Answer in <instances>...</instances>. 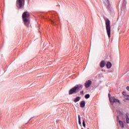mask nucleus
Instances as JSON below:
<instances>
[{
  "instance_id": "1a4fd4ad",
  "label": "nucleus",
  "mask_w": 129,
  "mask_h": 129,
  "mask_svg": "<svg viewBox=\"0 0 129 129\" xmlns=\"http://www.w3.org/2000/svg\"><path fill=\"white\" fill-rule=\"evenodd\" d=\"M111 66H112V64H111V62H110V61H108L106 64L107 68L108 69H110V68H111Z\"/></svg>"
},
{
  "instance_id": "f3484780",
  "label": "nucleus",
  "mask_w": 129,
  "mask_h": 129,
  "mask_svg": "<svg viewBox=\"0 0 129 129\" xmlns=\"http://www.w3.org/2000/svg\"><path fill=\"white\" fill-rule=\"evenodd\" d=\"M80 94L81 95H84V92L83 91H81L80 92Z\"/></svg>"
},
{
  "instance_id": "7ed1b4c3",
  "label": "nucleus",
  "mask_w": 129,
  "mask_h": 129,
  "mask_svg": "<svg viewBox=\"0 0 129 129\" xmlns=\"http://www.w3.org/2000/svg\"><path fill=\"white\" fill-rule=\"evenodd\" d=\"M106 30L109 39H110V21L108 19H105Z\"/></svg>"
},
{
  "instance_id": "f257e3e1",
  "label": "nucleus",
  "mask_w": 129,
  "mask_h": 129,
  "mask_svg": "<svg viewBox=\"0 0 129 129\" xmlns=\"http://www.w3.org/2000/svg\"><path fill=\"white\" fill-rule=\"evenodd\" d=\"M22 19L24 24L26 27L30 26V13L28 12H25L22 14Z\"/></svg>"
},
{
  "instance_id": "aec40b11",
  "label": "nucleus",
  "mask_w": 129,
  "mask_h": 129,
  "mask_svg": "<svg viewBox=\"0 0 129 129\" xmlns=\"http://www.w3.org/2000/svg\"><path fill=\"white\" fill-rule=\"evenodd\" d=\"M126 90H127V91H129V86L126 87Z\"/></svg>"
},
{
  "instance_id": "f03ea898",
  "label": "nucleus",
  "mask_w": 129,
  "mask_h": 129,
  "mask_svg": "<svg viewBox=\"0 0 129 129\" xmlns=\"http://www.w3.org/2000/svg\"><path fill=\"white\" fill-rule=\"evenodd\" d=\"M83 88V85L81 84L76 85L74 87L72 88L69 91V95H71L72 94H75L79 92Z\"/></svg>"
},
{
  "instance_id": "412c9836",
  "label": "nucleus",
  "mask_w": 129,
  "mask_h": 129,
  "mask_svg": "<svg viewBox=\"0 0 129 129\" xmlns=\"http://www.w3.org/2000/svg\"><path fill=\"white\" fill-rule=\"evenodd\" d=\"M125 92H122L123 95H125Z\"/></svg>"
},
{
  "instance_id": "20e7f679",
  "label": "nucleus",
  "mask_w": 129,
  "mask_h": 129,
  "mask_svg": "<svg viewBox=\"0 0 129 129\" xmlns=\"http://www.w3.org/2000/svg\"><path fill=\"white\" fill-rule=\"evenodd\" d=\"M108 97H109V101L111 104V105H113L115 103L117 102L118 103L120 104V101H119V100L115 98V97H112L110 98V94H108Z\"/></svg>"
},
{
  "instance_id": "6ab92c4d",
  "label": "nucleus",
  "mask_w": 129,
  "mask_h": 129,
  "mask_svg": "<svg viewBox=\"0 0 129 129\" xmlns=\"http://www.w3.org/2000/svg\"><path fill=\"white\" fill-rule=\"evenodd\" d=\"M126 99L127 100H129V96L128 95H127L126 97Z\"/></svg>"
},
{
  "instance_id": "ddd939ff",
  "label": "nucleus",
  "mask_w": 129,
  "mask_h": 129,
  "mask_svg": "<svg viewBox=\"0 0 129 129\" xmlns=\"http://www.w3.org/2000/svg\"><path fill=\"white\" fill-rule=\"evenodd\" d=\"M119 123L122 128H123V127H124V124H123V122H122L121 120H119Z\"/></svg>"
},
{
  "instance_id": "0eeeda50",
  "label": "nucleus",
  "mask_w": 129,
  "mask_h": 129,
  "mask_svg": "<svg viewBox=\"0 0 129 129\" xmlns=\"http://www.w3.org/2000/svg\"><path fill=\"white\" fill-rule=\"evenodd\" d=\"M92 82L90 80L87 81L85 83V86L86 88H88L90 87V85H91Z\"/></svg>"
},
{
  "instance_id": "f8f14e48",
  "label": "nucleus",
  "mask_w": 129,
  "mask_h": 129,
  "mask_svg": "<svg viewBox=\"0 0 129 129\" xmlns=\"http://www.w3.org/2000/svg\"><path fill=\"white\" fill-rule=\"evenodd\" d=\"M85 106V101H82L80 102V107L83 108Z\"/></svg>"
},
{
  "instance_id": "39448f33",
  "label": "nucleus",
  "mask_w": 129,
  "mask_h": 129,
  "mask_svg": "<svg viewBox=\"0 0 129 129\" xmlns=\"http://www.w3.org/2000/svg\"><path fill=\"white\" fill-rule=\"evenodd\" d=\"M25 6V0H17L16 6L18 9H22Z\"/></svg>"
},
{
  "instance_id": "9b49d317",
  "label": "nucleus",
  "mask_w": 129,
  "mask_h": 129,
  "mask_svg": "<svg viewBox=\"0 0 129 129\" xmlns=\"http://www.w3.org/2000/svg\"><path fill=\"white\" fill-rule=\"evenodd\" d=\"M81 98L80 97L78 96V97H76V98H74V101L75 103L78 102V101H79V100H80Z\"/></svg>"
},
{
  "instance_id": "dca6fc26",
  "label": "nucleus",
  "mask_w": 129,
  "mask_h": 129,
  "mask_svg": "<svg viewBox=\"0 0 129 129\" xmlns=\"http://www.w3.org/2000/svg\"><path fill=\"white\" fill-rule=\"evenodd\" d=\"M83 126H84V127H86V124H85V120H83Z\"/></svg>"
},
{
  "instance_id": "a211bd4d",
  "label": "nucleus",
  "mask_w": 129,
  "mask_h": 129,
  "mask_svg": "<svg viewBox=\"0 0 129 129\" xmlns=\"http://www.w3.org/2000/svg\"><path fill=\"white\" fill-rule=\"evenodd\" d=\"M126 120L127 123H129V118H128V117H126Z\"/></svg>"
},
{
  "instance_id": "4468645a",
  "label": "nucleus",
  "mask_w": 129,
  "mask_h": 129,
  "mask_svg": "<svg viewBox=\"0 0 129 129\" xmlns=\"http://www.w3.org/2000/svg\"><path fill=\"white\" fill-rule=\"evenodd\" d=\"M89 97H90V95H89V94H87L85 95V98H86V99H88Z\"/></svg>"
},
{
  "instance_id": "4be33fe9",
  "label": "nucleus",
  "mask_w": 129,
  "mask_h": 129,
  "mask_svg": "<svg viewBox=\"0 0 129 129\" xmlns=\"http://www.w3.org/2000/svg\"><path fill=\"white\" fill-rule=\"evenodd\" d=\"M32 118H33V117H31V118L29 119V121H30V120H31V119H32Z\"/></svg>"
},
{
  "instance_id": "6e6552de",
  "label": "nucleus",
  "mask_w": 129,
  "mask_h": 129,
  "mask_svg": "<svg viewBox=\"0 0 129 129\" xmlns=\"http://www.w3.org/2000/svg\"><path fill=\"white\" fill-rule=\"evenodd\" d=\"M117 114L118 115L117 116V119H118L119 116H122L123 115V112L120 110L117 111Z\"/></svg>"
},
{
  "instance_id": "2eb2a0df",
  "label": "nucleus",
  "mask_w": 129,
  "mask_h": 129,
  "mask_svg": "<svg viewBox=\"0 0 129 129\" xmlns=\"http://www.w3.org/2000/svg\"><path fill=\"white\" fill-rule=\"evenodd\" d=\"M79 124L81 125V119H80V115H78Z\"/></svg>"
},
{
  "instance_id": "9d476101",
  "label": "nucleus",
  "mask_w": 129,
  "mask_h": 129,
  "mask_svg": "<svg viewBox=\"0 0 129 129\" xmlns=\"http://www.w3.org/2000/svg\"><path fill=\"white\" fill-rule=\"evenodd\" d=\"M100 66L101 68H103V67L105 66V61L104 60L101 61L100 63Z\"/></svg>"
},
{
  "instance_id": "423d86ee",
  "label": "nucleus",
  "mask_w": 129,
  "mask_h": 129,
  "mask_svg": "<svg viewBox=\"0 0 129 129\" xmlns=\"http://www.w3.org/2000/svg\"><path fill=\"white\" fill-rule=\"evenodd\" d=\"M105 5L107 10L110 12L111 11V5H110V2H109V0H106L105 2Z\"/></svg>"
}]
</instances>
